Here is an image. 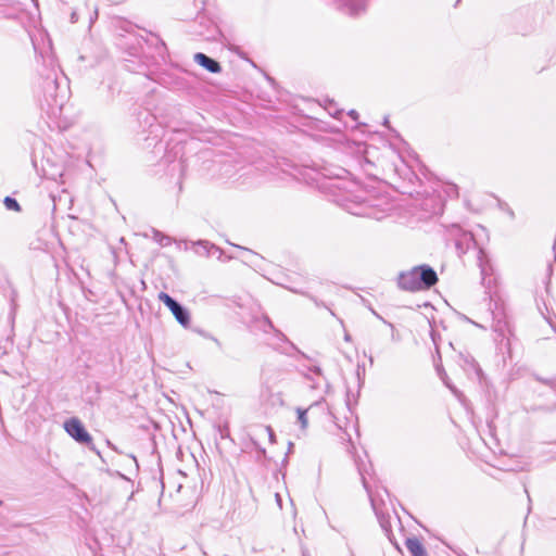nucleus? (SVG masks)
I'll return each instance as SVG.
<instances>
[{
    "mask_svg": "<svg viewBox=\"0 0 556 556\" xmlns=\"http://www.w3.org/2000/svg\"><path fill=\"white\" fill-rule=\"evenodd\" d=\"M3 204L7 207V210L15 211V212L21 211V206L14 198L5 197L3 200Z\"/></svg>",
    "mask_w": 556,
    "mask_h": 556,
    "instance_id": "12",
    "label": "nucleus"
},
{
    "mask_svg": "<svg viewBox=\"0 0 556 556\" xmlns=\"http://www.w3.org/2000/svg\"><path fill=\"white\" fill-rule=\"evenodd\" d=\"M299 354H301V356H303V357H306V356L304 355V353H302V351H299Z\"/></svg>",
    "mask_w": 556,
    "mask_h": 556,
    "instance_id": "26",
    "label": "nucleus"
},
{
    "mask_svg": "<svg viewBox=\"0 0 556 556\" xmlns=\"http://www.w3.org/2000/svg\"><path fill=\"white\" fill-rule=\"evenodd\" d=\"M369 362H370V364H372V363H374V358H372V356H369Z\"/></svg>",
    "mask_w": 556,
    "mask_h": 556,
    "instance_id": "22",
    "label": "nucleus"
},
{
    "mask_svg": "<svg viewBox=\"0 0 556 556\" xmlns=\"http://www.w3.org/2000/svg\"><path fill=\"white\" fill-rule=\"evenodd\" d=\"M364 486L367 488V483L365 482V479L363 478Z\"/></svg>",
    "mask_w": 556,
    "mask_h": 556,
    "instance_id": "28",
    "label": "nucleus"
},
{
    "mask_svg": "<svg viewBox=\"0 0 556 556\" xmlns=\"http://www.w3.org/2000/svg\"><path fill=\"white\" fill-rule=\"evenodd\" d=\"M43 103L47 111L52 116L61 114L63 106L67 99V92L65 88H60V83L55 75H49L43 81Z\"/></svg>",
    "mask_w": 556,
    "mask_h": 556,
    "instance_id": "2",
    "label": "nucleus"
},
{
    "mask_svg": "<svg viewBox=\"0 0 556 556\" xmlns=\"http://www.w3.org/2000/svg\"><path fill=\"white\" fill-rule=\"evenodd\" d=\"M349 115H350L351 117H353L354 119H356L358 114H357V112H356V111L352 110V111H350Z\"/></svg>",
    "mask_w": 556,
    "mask_h": 556,
    "instance_id": "16",
    "label": "nucleus"
},
{
    "mask_svg": "<svg viewBox=\"0 0 556 556\" xmlns=\"http://www.w3.org/2000/svg\"><path fill=\"white\" fill-rule=\"evenodd\" d=\"M448 389L452 390V392H455V389H453L452 386H448Z\"/></svg>",
    "mask_w": 556,
    "mask_h": 556,
    "instance_id": "24",
    "label": "nucleus"
},
{
    "mask_svg": "<svg viewBox=\"0 0 556 556\" xmlns=\"http://www.w3.org/2000/svg\"><path fill=\"white\" fill-rule=\"evenodd\" d=\"M308 370L312 371L313 374L317 375V376H321V369L318 366L309 367Z\"/></svg>",
    "mask_w": 556,
    "mask_h": 556,
    "instance_id": "13",
    "label": "nucleus"
},
{
    "mask_svg": "<svg viewBox=\"0 0 556 556\" xmlns=\"http://www.w3.org/2000/svg\"><path fill=\"white\" fill-rule=\"evenodd\" d=\"M448 389L452 390V392H455V389H453L452 386H448Z\"/></svg>",
    "mask_w": 556,
    "mask_h": 556,
    "instance_id": "25",
    "label": "nucleus"
},
{
    "mask_svg": "<svg viewBox=\"0 0 556 556\" xmlns=\"http://www.w3.org/2000/svg\"><path fill=\"white\" fill-rule=\"evenodd\" d=\"M344 339H345L346 341H350V339H351L350 334H349V333H345Z\"/></svg>",
    "mask_w": 556,
    "mask_h": 556,
    "instance_id": "19",
    "label": "nucleus"
},
{
    "mask_svg": "<svg viewBox=\"0 0 556 556\" xmlns=\"http://www.w3.org/2000/svg\"><path fill=\"white\" fill-rule=\"evenodd\" d=\"M438 282L435 270L429 265H418L399 275V287L405 291H420Z\"/></svg>",
    "mask_w": 556,
    "mask_h": 556,
    "instance_id": "1",
    "label": "nucleus"
},
{
    "mask_svg": "<svg viewBox=\"0 0 556 556\" xmlns=\"http://www.w3.org/2000/svg\"><path fill=\"white\" fill-rule=\"evenodd\" d=\"M153 239L162 247H167L172 243L170 237L155 229H153Z\"/></svg>",
    "mask_w": 556,
    "mask_h": 556,
    "instance_id": "11",
    "label": "nucleus"
},
{
    "mask_svg": "<svg viewBox=\"0 0 556 556\" xmlns=\"http://www.w3.org/2000/svg\"><path fill=\"white\" fill-rule=\"evenodd\" d=\"M275 497H276V502H277L278 506L281 508V506H282V501H281V496H280V494H279V493H276V494H275Z\"/></svg>",
    "mask_w": 556,
    "mask_h": 556,
    "instance_id": "14",
    "label": "nucleus"
},
{
    "mask_svg": "<svg viewBox=\"0 0 556 556\" xmlns=\"http://www.w3.org/2000/svg\"><path fill=\"white\" fill-rule=\"evenodd\" d=\"M159 300L163 302L175 316L176 320L184 327H188L190 324V314L186 307L179 304L175 299L165 292H160L157 295Z\"/></svg>",
    "mask_w": 556,
    "mask_h": 556,
    "instance_id": "3",
    "label": "nucleus"
},
{
    "mask_svg": "<svg viewBox=\"0 0 556 556\" xmlns=\"http://www.w3.org/2000/svg\"><path fill=\"white\" fill-rule=\"evenodd\" d=\"M194 61L201 65L202 67H204L205 70H207L210 73H219L222 71V67L219 65V63L217 61H215L214 59L207 56L206 54L204 53H201V52H198L194 54Z\"/></svg>",
    "mask_w": 556,
    "mask_h": 556,
    "instance_id": "6",
    "label": "nucleus"
},
{
    "mask_svg": "<svg viewBox=\"0 0 556 556\" xmlns=\"http://www.w3.org/2000/svg\"><path fill=\"white\" fill-rule=\"evenodd\" d=\"M448 389L452 390V392H455V389H453L452 386H448Z\"/></svg>",
    "mask_w": 556,
    "mask_h": 556,
    "instance_id": "23",
    "label": "nucleus"
},
{
    "mask_svg": "<svg viewBox=\"0 0 556 556\" xmlns=\"http://www.w3.org/2000/svg\"><path fill=\"white\" fill-rule=\"evenodd\" d=\"M200 245H202L205 250H207V247H208V242L207 241H199Z\"/></svg>",
    "mask_w": 556,
    "mask_h": 556,
    "instance_id": "17",
    "label": "nucleus"
},
{
    "mask_svg": "<svg viewBox=\"0 0 556 556\" xmlns=\"http://www.w3.org/2000/svg\"><path fill=\"white\" fill-rule=\"evenodd\" d=\"M320 403H321V401H316L308 408H301V407L296 408L298 421L303 430H305L308 426V420H307V416H306L307 412L309 409H312L313 407L318 406Z\"/></svg>",
    "mask_w": 556,
    "mask_h": 556,
    "instance_id": "9",
    "label": "nucleus"
},
{
    "mask_svg": "<svg viewBox=\"0 0 556 556\" xmlns=\"http://www.w3.org/2000/svg\"><path fill=\"white\" fill-rule=\"evenodd\" d=\"M77 18H78V17H77L76 12H73V13H72V15H71V22H72V23H75V22H77Z\"/></svg>",
    "mask_w": 556,
    "mask_h": 556,
    "instance_id": "15",
    "label": "nucleus"
},
{
    "mask_svg": "<svg viewBox=\"0 0 556 556\" xmlns=\"http://www.w3.org/2000/svg\"><path fill=\"white\" fill-rule=\"evenodd\" d=\"M405 546L412 556H427L424 545L417 538H408L405 541Z\"/></svg>",
    "mask_w": 556,
    "mask_h": 556,
    "instance_id": "7",
    "label": "nucleus"
},
{
    "mask_svg": "<svg viewBox=\"0 0 556 556\" xmlns=\"http://www.w3.org/2000/svg\"><path fill=\"white\" fill-rule=\"evenodd\" d=\"M267 430L269 431V437H270V439H273L274 434H273L271 429H270V428H267Z\"/></svg>",
    "mask_w": 556,
    "mask_h": 556,
    "instance_id": "20",
    "label": "nucleus"
},
{
    "mask_svg": "<svg viewBox=\"0 0 556 556\" xmlns=\"http://www.w3.org/2000/svg\"><path fill=\"white\" fill-rule=\"evenodd\" d=\"M64 429L70 437H72L75 441L81 444H91L92 438L89 432L84 427L83 422L76 418L72 417L64 422Z\"/></svg>",
    "mask_w": 556,
    "mask_h": 556,
    "instance_id": "4",
    "label": "nucleus"
},
{
    "mask_svg": "<svg viewBox=\"0 0 556 556\" xmlns=\"http://www.w3.org/2000/svg\"><path fill=\"white\" fill-rule=\"evenodd\" d=\"M459 357L463 361L462 366L464 367V369L473 370L476 372L480 371V368L472 356L460 353Z\"/></svg>",
    "mask_w": 556,
    "mask_h": 556,
    "instance_id": "10",
    "label": "nucleus"
},
{
    "mask_svg": "<svg viewBox=\"0 0 556 556\" xmlns=\"http://www.w3.org/2000/svg\"><path fill=\"white\" fill-rule=\"evenodd\" d=\"M314 302H315V304H316L317 306H321V305L324 306V304H323V303H319L316 299H314Z\"/></svg>",
    "mask_w": 556,
    "mask_h": 556,
    "instance_id": "18",
    "label": "nucleus"
},
{
    "mask_svg": "<svg viewBox=\"0 0 556 556\" xmlns=\"http://www.w3.org/2000/svg\"><path fill=\"white\" fill-rule=\"evenodd\" d=\"M237 248H238L239 250H244V251H249L248 249H245V248H242V247H239V245H237Z\"/></svg>",
    "mask_w": 556,
    "mask_h": 556,
    "instance_id": "21",
    "label": "nucleus"
},
{
    "mask_svg": "<svg viewBox=\"0 0 556 556\" xmlns=\"http://www.w3.org/2000/svg\"><path fill=\"white\" fill-rule=\"evenodd\" d=\"M367 0H344V5L351 15H358L365 11Z\"/></svg>",
    "mask_w": 556,
    "mask_h": 556,
    "instance_id": "8",
    "label": "nucleus"
},
{
    "mask_svg": "<svg viewBox=\"0 0 556 556\" xmlns=\"http://www.w3.org/2000/svg\"><path fill=\"white\" fill-rule=\"evenodd\" d=\"M299 354H301V356H303V357H306V356L304 355V353H302V351H299Z\"/></svg>",
    "mask_w": 556,
    "mask_h": 556,
    "instance_id": "27",
    "label": "nucleus"
},
{
    "mask_svg": "<svg viewBox=\"0 0 556 556\" xmlns=\"http://www.w3.org/2000/svg\"><path fill=\"white\" fill-rule=\"evenodd\" d=\"M492 329L502 338L510 333L509 321L504 313H494Z\"/></svg>",
    "mask_w": 556,
    "mask_h": 556,
    "instance_id": "5",
    "label": "nucleus"
}]
</instances>
